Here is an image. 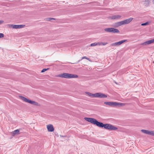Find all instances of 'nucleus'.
I'll return each instance as SVG.
<instances>
[{"mask_svg":"<svg viewBox=\"0 0 154 154\" xmlns=\"http://www.w3.org/2000/svg\"><path fill=\"white\" fill-rule=\"evenodd\" d=\"M104 103L107 105L112 107H120L125 105L127 103H118L116 102H106Z\"/></svg>","mask_w":154,"mask_h":154,"instance_id":"nucleus-1","label":"nucleus"},{"mask_svg":"<svg viewBox=\"0 0 154 154\" xmlns=\"http://www.w3.org/2000/svg\"><path fill=\"white\" fill-rule=\"evenodd\" d=\"M57 77H61L65 78H77L78 77V75L75 74H69L67 73L59 74L56 76Z\"/></svg>","mask_w":154,"mask_h":154,"instance_id":"nucleus-2","label":"nucleus"},{"mask_svg":"<svg viewBox=\"0 0 154 154\" xmlns=\"http://www.w3.org/2000/svg\"><path fill=\"white\" fill-rule=\"evenodd\" d=\"M133 19V18H131L123 21L115 23L112 25L113 27L117 28L123 25L126 24L130 23Z\"/></svg>","mask_w":154,"mask_h":154,"instance_id":"nucleus-3","label":"nucleus"},{"mask_svg":"<svg viewBox=\"0 0 154 154\" xmlns=\"http://www.w3.org/2000/svg\"><path fill=\"white\" fill-rule=\"evenodd\" d=\"M98 127L103 128L109 130H115L117 129V128L109 124H103V123L100 122Z\"/></svg>","mask_w":154,"mask_h":154,"instance_id":"nucleus-4","label":"nucleus"},{"mask_svg":"<svg viewBox=\"0 0 154 154\" xmlns=\"http://www.w3.org/2000/svg\"><path fill=\"white\" fill-rule=\"evenodd\" d=\"M19 97L20 98L25 102L28 103L32 104L36 106H40V104L36 102L33 100H31L29 99L26 98L24 97L19 96Z\"/></svg>","mask_w":154,"mask_h":154,"instance_id":"nucleus-5","label":"nucleus"},{"mask_svg":"<svg viewBox=\"0 0 154 154\" xmlns=\"http://www.w3.org/2000/svg\"><path fill=\"white\" fill-rule=\"evenodd\" d=\"M84 119L86 121L98 126L100 122H98L95 119L92 118H89L87 117H85Z\"/></svg>","mask_w":154,"mask_h":154,"instance_id":"nucleus-6","label":"nucleus"},{"mask_svg":"<svg viewBox=\"0 0 154 154\" xmlns=\"http://www.w3.org/2000/svg\"><path fill=\"white\" fill-rule=\"evenodd\" d=\"M104 31L106 32L114 33H119L120 32L118 29L113 28H106Z\"/></svg>","mask_w":154,"mask_h":154,"instance_id":"nucleus-7","label":"nucleus"},{"mask_svg":"<svg viewBox=\"0 0 154 154\" xmlns=\"http://www.w3.org/2000/svg\"><path fill=\"white\" fill-rule=\"evenodd\" d=\"M8 26L9 27H11L13 29H18L22 28L25 25H14V24H9Z\"/></svg>","mask_w":154,"mask_h":154,"instance_id":"nucleus-8","label":"nucleus"},{"mask_svg":"<svg viewBox=\"0 0 154 154\" xmlns=\"http://www.w3.org/2000/svg\"><path fill=\"white\" fill-rule=\"evenodd\" d=\"M141 131L143 133L146 134L154 136V131H149L147 130L142 129Z\"/></svg>","mask_w":154,"mask_h":154,"instance_id":"nucleus-9","label":"nucleus"},{"mask_svg":"<svg viewBox=\"0 0 154 154\" xmlns=\"http://www.w3.org/2000/svg\"><path fill=\"white\" fill-rule=\"evenodd\" d=\"M127 41V40H122L120 41H119V42H115L114 43H112L111 44V46H118L120 45H121L123 43L126 42Z\"/></svg>","mask_w":154,"mask_h":154,"instance_id":"nucleus-10","label":"nucleus"},{"mask_svg":"<svg viewBox=\"0 0 154 154\" xmlns=\"http://www.w3.org/2000/svg\"><path fill=\"white\" fill-rule=\"evenodd\" d=\"M95 97H100L101 98H106L107 95L101 93H95Z\"/></svg>","mask_w":154,"mask_h":154,"instance_id":"nucleus-11","label":"nucleus"},{"mask_svg":"<svg viewBox=\"0 0 154 154\" xmlns=\"http://www.w3.org/2000/svg\"><path fill=\"white\" fill-rule=\"evenodd\" d=\"M47 128L49 131L52 132L54 131V129L52 125L49 124L47 125Z\"/></svg>","mask_w":154,"mask_h":154,"instance_id":"nucleus-12","label":"nucleus"},{"mask_svg":"<svg viewBox=\"0 0 154 154\" xmlns=\"http://www.w3.org/2000/svg\"><path fill=\"white\" fill-rule=\"evenodd\" d=\"M121 16L119 15H114L109 17V18L112 19H118L120 18Z\"/></svg>","mask_w":154,"mask_h":154,"instance_id":"nucleus-13","label":"nucleus"},{"mask_svg":"<svg viewBox=\"0 0 154 154\" xmlns=\"http://www.w3.org/2000/svg\"><path fill=\"white\" fill-rule=\"evenodd\" d=\"M154 42V39H152L150 40L145 42L141 44V45H147L151 44Z\"/></svg>","mask_w":154,"mask_h":154,"instance_id":"nucleus-14","label":"nucleus"},{"mask_svg":"<svg viewBox=\"0 0 154 154\" xmlns=\"http://www.w3.org/2000/svg\"><path fill=\"white\" fill-rule=\"evenodd\" d=\"M19 132L20 131L18 129L15 130L11 133L12 135L13 136H14L18 134H20Z\"/></svg>","mask_w":154,"mask_h":154,"instance_id":"nucleus-15","label":"nucleus"},{"mask_svg":"<svg viewBox=\"0 0 154 154\" xmlns=\"http://www.w3.org/2000/svg\"><path fill=\"white\" fill-rule=\"evenodd\" d=\"M85 93L86 94L88 95L90 97H95L94 95H95V94H93L88 92H85Z\"/></svg>","mask_w":154,"mask_h":154,"instance_id":"nucleus-16","label":"nucleus"},{"mask_svg":"<svg viewBox=\"0 0 154 154\" xmlns=\"http://www.w3.org/2000/svg\"><path fill=\"white\" fill-rule=\"evenodd\" d=\"M101 43H100V42L98 43H92L91 44V46H94L97 45H100Z\"/></svg>","mask_w":154,"mask_h":154,"instance_id":"nucleus-17","label":"nucleus"},{"mask_svg":"<svg viewBox=\"0 0 154 154\" xmlns=\"http://www.w3.org/2000/svg\"><path fill=\"white\" fill-rule=\"evenodd\" d=\"M56 19L52 18H48L46 19V21H51L52 20H56Z\"/></svg>","mask_w":154,"mask_h":154,"instance_id":"nucleus-18","label":"nucleus"},{"mask_svg":"<svg viewBox=\"0 0 154 154\" xmlns=\"http://www.w3.org/2000/svg\"><path fill=\"white\" fill-rule=\"evenodd\" d=\"M150 1L149 0H145V4L146 5H148Z\"/></svg>","mask_w":154,"mask_h":154,"instance_id":"nucleus-19","label":"nucleus"},{"mask_svg":"<svg viewBox=\"0 0 154 154\" xmlns=\"http://www.w3.org/2000/svg\"><path fill=\"white\" fill-rule=\"evenodd\" d=\"M86 59L89 60L90 61H91L89 58H88V57H86L85 56H84V57H82V59Z\"/></svg>","mask_w":154,"mask_h":154,"instance_id":"nucleus-20","label":"nucleus"},{"mask_svg":"<svg viewBox=\"0 0 154 154\" xmlns=\"http://www.w3.org/2000/svg\"><path fill=\"white\" fill-rule=\"evenodd\" d=\"M49 69V68H47V69H43L41 71V72H45L46 71H47V70H48V69Z\"/></svg>","mask_w":154,"mask_h":154,"instance_id":"nucleus-21","label":"nucleus"},{"mask_svg":"<svg viewBox=\"0 0 154 154\" xmlns=\"http://www.w3.org/2000/svg\"><path fill=\"white\" fill-rule=\"evenodd\" d=\"M148 22H146L145 23H143L141 24V25L142 26H146V25H148Z\"/></svg>","mask_w":154,"mask_h":154,"instance_id":"nucleus-22","label":"nucleus"},{"mask_svg":"<svg viewBox=\"0 0 154 154\" xmlns=\"http://www.w3.org/2000/svg\"><path fill=\"white\" fill-rule=\"evenodd\" d=\"M4 37V34L2 33H0V38H3Z\"/></svg>","mask_w":154,"mask_h":154,"instance_id":"nucleus-23","label":"nucleus"},{"mask_svg":"<svg viewBox=\"0 0 154 154\" xmlns=\"http://www.w3.org/2000/svg\"><path fill=\"white\" fill-rule=\"evenodd\" d=\"M100 43H101V45H106L107 44V43H103V42H100Z\"/></svg>","mask_w":154,"mask_h":154,"instance_id":"nucleus-24","label":"nucleus"},{"mask_svg":"<svg viewBox=\"0 0 154 154\" xmlns=\"http://www.w3.org/2000/svg\"><path fill=\"white\" fill-rule=\"evenodd\" d=\"M4 22V21L3 20H0V25L2 24Z\"/></svg>","mask_w":154,"mask_h":154,"instance_id":"nucleus-25","label":"nucleus"},{"mask_svg":"<svg viewBox=\"0 0 154 154\" xmlns=\"http://www.w3.org/2000/svg\"><path fill=\"white\" fill-rule=\"evenodd\" d=\"M60 137H66V136H63V135H60Z\"/></svg>","mask_w":154,"mask_h":154,"instance_id":"nucleus-26","label":"nucleus"},{"mask_svg":"<svg viewBox=\"0 0 154 154\" xmlns=\"http://www.w3.org/2000/svg\"><path fill=\"white\" fill-rule=\"evenodd\" d=\"M153 3H154V0H153Z\"/></svg>","mask_w":154,"mask_h":154,"instance_id":"nucleus-27","label":"nucleus"},{"mask_svg":"<svg viewBox=\"0 0 154 154\" xmlns=\"http://www.w3.org/2000/svg\"><path fill=\"white\" fill-rule=\"evenodd\" d=\"M80 61V60H79L78 61V62H79Z\"/></svg>","mask_w":154,"mask_h":154,"instance_id":"nucleus-28","label":"nucleus"}]
</instances>
